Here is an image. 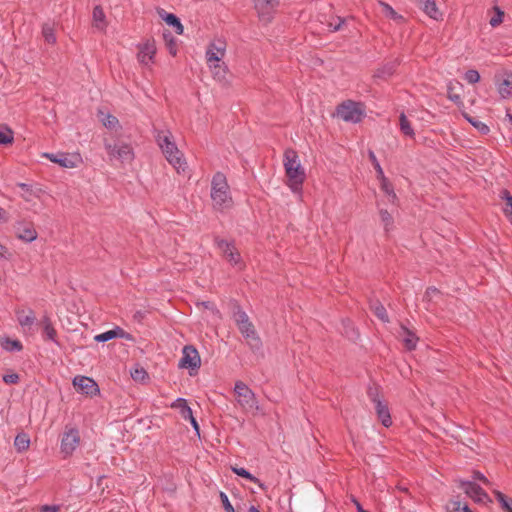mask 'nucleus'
Masks as SVG:
<instances>
[{
	"label": "nucleus",
	"instance_id": "f257e3e1",
	"mask_svg": "<svg viewBox=\"0 0 512 512\" xmlns=\"http://www.w3.org/2000/svg\"><path fill=\"white\" fill-rule=\"evenodd\" d=\"M211 199L214 209L223 211L233 205L230 187L226 176L222 172H217L211 181Z\"/></svg>",
	"mask_w": 512,
	"mask_h": 512
},
{
	"label": "nucleus",
	"instance_id": "f03ea898",
	"mask_svg": "<svg viewBox=\"0 0 512 512\" xmlns=\"http://www.w3.org/2000/svg\"><path fill=\"white\" fill-rule=\"evenodd\" d=\"M284 168L289 187L293 192H299L306 175L297 153L292 149H288L284 153Z\"/></svg>",
	"mask_w": 512,
	"mask_h": 512
},
{
	"label": "nucleus",
	"instance_id": "7ed1b4c3",
	"mask_svg": "<svg viewBox=\"0 0 512 512\" xmlns=\"http://www.w3.org/2000/svg\"><path fill=\"white\" fill-rule=\"evenodd\" d=\"M156 141L165 155L168 162L178 171H184L186 162L183 159L181 151L178 149L174 141L171 140L170 131H157Z\"/></svg>",
	"mask_w": 512,
	"mask_h": 512
},
{
	"label": "nucleus",
	"instance_id": "20e7f679",
	"mask_svg": "<svg viewBox=\"0 0 512 512\" xmlns=\"http://www.w3.org/2000/svg\"><path fill=\"white\" fill-rule=\"evenodd\" d=\"M235 394L238 404L247 412L255 413L259 410L254 392L242 381L235 383Z\"/></svg>",
	"mask_w": 512,
	"mask_h": 512
},
{
	"label": "nucleus",
	"instance_id": "39448f33",
	"mask_svg": "<svg viewBox=\"0 0 512 512\" xmlns=\"http://www.w3.org/2000/svg\"><path fill=\"white\" fill-rule=\"evenodd\" d=\"M337 115L346 122L358 123L364 116V109L361 103L348 100L338 106Z\"/></svg>",
	"mask_w": 512,
	"mask_h": 512
},
{
	"label": "nucleus",
	"instance_id": "423d86ee",
	"mask_svg": "<svg viewBox=\"0 0 512 512\" xmlns=\"http://www.w3.org/2000/svg\"><path fill=\"white\" fill-rule=\"evenodd\" d=\"M235 321L242 335L249 341V344L257 348L260 344V340L248 315L244 311L238 310L235 313Z\"/></svg>",
	"mask_w": 512,
	"mask_h": 512
},
{
	"label": "nucleus",
	"instance_id": "0eeeda50",
	"mask_svg": "<svg viewBox=\"0 0 512 512\" xmlns=\"http://www.w3.org/2000/svg\"><path fill=\"white\" fill-rule=\"evenodd\" d=\"M104 147L111 159H117L122 163L131 162L134 158V153L129 144L117 142L109 143L105 141Z\"/></svg>",
	"mask_w": 512,
	"mask_h": 512
},
{
	"label": "nucleus",
	"instance_id": "6e6552de",
	"mask_svg": "<svg viewBox=\"0 0 512 512\" xmlns=\"http://www.w3.org/2000/svg\"><path fill=\"white\" fill-rule=\"evenodd\" d=\"M179 368L189 369L190 375L192 371H196L201 366V358L197 349L192 345H186L182 349V357L178 364Z\"/></svg>",
	"mask_w": 512,
	"mask_h": 512
},
{
	"label": "nucleus",
	"instance_id": "1a4fd4ad",
	"mask_svg": "<svg viewBox=\"0 0 512 512\" xmlns=\"http://www.w3.org/2000/svg\"><path fill=\"white\" fill-rule=\"evenodd\" d=\"M368 396L375 405V411L379 421L383 426L390 427L392 425V418L389 408L387 404L379 398L377 389L369 388Z\"/></svg>",
	"mask_w": 512,
	"mask_h": 512
},
{
	"label": "nucleus",
	"instance_id": "9d476101",
	"mask_svg": "<svg viewBox=\"0 0 512 512\" xmlns=\"http://www.w3.org/2000/svg\"><path fill=\"white\" fill-rule=\"evenodd\" d=\"M80 443L79 432L75 428H70L64 432L61 439V453L65 456H70L76 450Z\"/></svg>",
	"mask_w": 512,
	"mask_h": 512
},
{
	"label": "nucleus",
	"instance_id": "9b49d317",
	"mask_svg": "<svg viewBox=\"0 0 512 512\" xmlns=\"http://www.w3.org/2000/svg\"><path fill=\"white\" fill-rule=\"evenodd\" d=\"M459 487L475 502L486 503L489 500L487 493L473 481L460 480Z\"/></svg>",
	"mask_w": 512,
	"mask_h": 512
},
{
	"label": "nucleus",
	"instance_id": "f8f14e48",
	"mask_svg": "<svg viewBox=\"0 0 512 512\" xmlns=\"http://www.w3.org/2000/svg\"><path fill=\"white\" fill-rule=\"evenodd\" d=\"M73 385L78 391L86 395L94 396L99 393V387L97 383L92 378L87 376H76L73 379Z\"/></svg>",
	"mask_w": 512,
	"mask_h": 512
},
{
	"label": "nucleus",
	"instance_id": "ddd939ff",
	"mask_svg": "<svg viewBox=\"0 0 512 512\" xmlns=\"http://www.w3.org/2000/svg\"><path fill=\"white\" fill-rule=\"evenodd\" d=\"M226 44L221 40L211 43L206 51V60L208 64L219 63L225 56Z\"/></svg>",
	"mask_w": 512,
	"mask_h": 512
},
{
	"label": "nucleus",
	"instance_id": "4468645a",
	"mask_svg": "<svg viewBox=\"0 0 512 512\" xmlns=\"http://www.w3.org/2000/svg\"><path fill=\"white\" fill-rule=\"evenodd\" d=\"M16 232L17 237L24 242H33L38 236L33 224L24 221L17 223Z\"/></svg>",
	"mask_w": 512,
	"mask_h": 512
},
{
	"label": "nucleus",
	"instance_id": "2eb2a0df",
	"mask_svg": "<svg viewBox=\"0 0 512 512\" xmlns=\"http://www.w3.org/2000/svg\"><path fill=\"white\" fill-rule=\"evenodd\" d=\"M155 54L156 47L154 42L147 41L140 46L137 58L141 64L149 66L153 62Z\"/></svg>",
	"mask_w": 512,
	"mask_h": 512
},
{
	"label": "nucleus",
	"instance_id": "dca6fc26",
	"mask_svg": "<svg viewBox=\"0 0 512 512\" xmlns=\"http://www.w3.org/2000/svg\"><path fill=\"white\" fill-rule=\"evenodd\" d=\"M16 316L18 323L24 330H30L36 320L35 314L31 309H28L27 311L24 309L17 310Z\"/></svg>",
	"mask_w": 512,
	"mask_h": 512
},
{
	"label": "nucleus",
	"instance_id": "f3484780",
	"mask_svg": "<svg viewBox=\"0 0 512 512\" xmlns=\"http://www.w3.org/2000/svg\"><path fill=\"white\" fill-rule=\"evenodd\" d=\"M421 8L423 12L434 20L442 19V12L438 9L436 5V0H420Z\"/></svg>",
	"mask_w": 512,
	"mask_h": 512
},
{
	"label": "nucleus",
	"instance_id": "a211bd4d",
	"mask_svg": "<svg viewBox=\"0 0 512 512\" xmlns=\"http://www.w3.org/2000/svg\"><path fill=\"white\" fill-rule=\"evenodd\" d=\"M158 14L162 20H164L169 26L174 27L175 32L178 35H182L184 31V27L181 24L179 18L171 13H167L164 9H159Z\"/></svg>",
	"mask_w": 512,
	"mask_h": 512
},
{
	"label": "nucleus",
	"instance_id": "6ab92c4d",
	"mask_svg": "<svg viewBox=\"0 0 512 512\" xmlns=\"http://www.w3.org/2000/svg\"><path fill=\"white\" fill-rule=\"evenodd\" d=\"M93 27L100 32H104L107 28L106 16L101 6H95L93 9Z\"/></svg>",
	"mask_w": 512,
	"mask_h": 512
},
{
	"label": "nucleus",
	"instance_id": "aec40b11",
	"mask_svg": "<svg viewBox=\"0 0 512 512\" xmlns=\"http://www.w3.org/2000/svg\"><path fill=\"white\" fill-rule=\"evenodd\" d=\"M40 325L43 328V336H44V338L47 339V340H51V341L57 343V340H56L57 333H56V330L54 329V327L52 325L51 319L48 316L45 315L41 319Z\"/></svg>",
	"mask_w": 512,
	"mask_h": 512
},
{
	"label": "nucleus",
	"instance_id": "412c9836",
	"mask_svg": "<svg viewBox=\"0 0 512 512\" xmlns=\"http://www.w3.org/2000/svg\"><path fill=\"white\" fill-rule=\"evenodd\" d=\"M117 337L127 338L126 333L120 327L98 334L94 339L97 342H106Z\"/></svg>",
	"mask_w": 512,
	"mask_h": 512
},
{
	"label": "nucleus",
	"instance_id": "4be33fe9",
	"mask_svg": "<svg viewBox=\"0 0 512 512\" xmlns=\"http://www.w3.org/2000/svg\"><path fill=\"white\" fill-rule=\"evenodd\" d=\"M172 408L178 409L183 419H188L191 417L192 410L188 406L187 401L184 398H177L172 404Z\"/></svg>",
	"mask_w": 512,
	"mask_h": 512
},
{
	"label": "nucleus",
	"instance_id": "5701e85b",
	"mask_svg": "<svg viewBox=\"0 0 512 512\" xmlns=\"http://www.w3.org/2000/svg\"><path fill=\"white\" fill-rule=\"evenodd\" d=\"M379 5L382 8V13L387 18H390V19L394 20L397 23H401L404 20L403 16L398 14L388 3L380 1Z\"/></svg>",
	"mask_w": 512,
	"mask_h": 512
},
{
	"label": "nucleus",
	"instance_id": "b1692460",
	"mask_svg": "<svg viewBox=\"0 0 512 512\" xmlns=\"http://www.w3.org/2000/svg\"><path fill=\"white\" fill-rule=\"evenodd\" d=\"M0 344L8 352L21 351L23 348L22 343L16 339L4 338L0 341Z\"/></svg>",
	"mask_w": 512,
	"mask_h": 512
},
{
	"label": "nucleus",
	"instance_id": "393cba45",
	"mask_svg": "<svg viewBox=\"0 0 512 512\" xmlns=\"http://www.w3.org/2000/svg\"><path fill=\"white\" fill-rule=\"evenodd\" d=\"M208 66L211 69L215 79L222 81L225 78L226 66L224 65V63L222 61L217 64L216 63L208 64Z\"/></svg>",
	"mask_w": 512,
	"mask_h": 512
},
{
	"label": "nucleus",
	"instance_id": "a878e982",
	"mask_svg": "<svg viewBox=\"0 0 512 512\" xmlns=\"http://www.w3.org/2000/svg\"><path fill=\"white\" fill-rule=\"evenodd\" d=\"M215 243L226 259L228 258L229 254L235 249L233 243L227 242L226 240L220 239L218 237L215 238Z\"/></svg>",
	"mask_w": 512,
	"mask_h": 512
},
{
	"label": "nucleus",
	"instance_id": "bb28decb",
	"mask_svg": "<svg viewBox=\"0 0 512 512\" xmlns=\"http://www.w3.org/2000/svg\"><path fill=\"white\" fill-rule=\"evenodd\" d=\"M371 310L373 311V313L383 322H389V318H388V315H387V312H386V309L385 307L378 301H375V302H372L371 305Z\"/></svg>",
	"mask_w": 512,
	"mask_h": 512
},
{
	"label": "nucleus",
	"instance_id": "cd10ccee",
	"mask_svg": "<svg viewBox=\"0 0 512 512\" xmlns=\"http://www.w3.org/2000/svg\"><path fill=\"white\" fill-rule=\"evenodd\" d=\"M399 121H400V130H401V132L405 136H408V137H411V138L414 137V135H415L414 130L411 127V124L408 121V119H407V117H406V115L404 113L400 114Z\"/></svg>",
	"mask_w": 512,
	"mask_h": 512
},
{
	"label": "nucleus",
	"instance_id": "c85d7f7f",
	"mask_svg": "<svg viewBox=\"0 0 512 512\" xmlns=\"http://www.w3.org/2000/svg\"><path fill=\"white\" fill-rule=\"evenodd\" d=\"M42 35L45 39V41L49 44H55L56 43V36L54 32V26L50 23H45L42 26Z\"/></svg>",
	"mask_w": 512,
	"mask_h": 512
},
{
	"label": "nucleus",
	"instance_id": "c756f323",
	"mask_svg": "<svg viewBox=\"0 0 512 512\" xmlns=\"http://www.w3.org/2000/svg\"><path fill=\"white\" fill-rule=\"evenodd\" d=\"M14 140L13 131L7 126H0V145L11 144Z\"/></svg>",
	"mask_w": 512,
	"mask_h": 512
},
{
	"label": "nucleus",
	"instance_id": "7c9ffc66",
	"mask_svg": "<svg viewBox=\"0 0 512 512\" xmlns=\"http://www.w3.org/2000/svg\"><path fill=\"white\" fill-rule=\"evenodd\" d=\"M499 93L503 97H507L512 94V73L507 75V77L499 85Z\"/></svg>",
	"mask_w": 512,
	"mask_h": 512
},
{
	"label": "nucleus",
	"instance_id": "2f4dec72",
	"mask_svg": "<svg viewBox=\"0 0 512 512\" xmlns=\"http://www.w3.org/2000/svg\"><path fill=\"white\" fill-rule=\"evenodd\" d=\"M14 445L19 452L25 451L29 448L30 440L25 434L16 436Z\"/></svg>",
	"mask_w": 512,
	"mask_h": 512
},
{
	"label": "nucleus",
	"instance_id": "473e14b6",
	"mask_svg": "<svg viewBox=\"0 0 512 512\" xmlns=\"http://www.w3.org/2000/svg\"><path fill=\"white\" fill-rule=\"evenodd\" d=\"M163 38L165 40L166 46L169 50V53L171 55L175 56L177 53L175 38L171 35V33L169 31H166L163 33Z\"/></svg>",
	"mask_w": 512,
	"mask_h": 512
},
{
	"label": "nucleus",
	"instance_id": "72a5a7b5",
	"mask_svg": "<svg viewBox=\"0 0 512 512\" xmlns=\"http://www.w3.org/2000/svg\"><path fill=\"white\" fill-rule=\"evenodd\" d=\"M17 186L23 190V193H21L20 196L26 202H30L33 196H37V194L33 191L31 185L26 183H17Z\"/></svg>",
	"mask_w": 512,
	"mask_h": 512
},
{
	"label": "nucleus",
	"instance_id": "f704fd0d",
	"mask_svg": "<svg viewBox=\"0 0 512 512\" xmlns=\"http://www.w3.org/2000/svg\"><path fill=\"white\" fill-rule=\"evenodd\" d=\"M233 472L238 475V476H241V477H244L254 483H257L261 488H264V485L259 481L258 478H256L255 476H253L250 472H248L246 469L244 468H233Z\"/></svg>",
	"mask_w": 512,
	"mask_h": 512
},
{
	"label": "nucleus",
	"instance_id": "c9c22d12",
	"mask_svg": "<svg viewBox=\"0 0 512 512\" xmlns=\"http://www.w3.org/2000/svg\"><path fill=\"white\" fill-rule=\"evenodd\" d=\"M380 217L386 232H389L393 228V217L387 210H380Z\"/></svg>",
	"mask_w": 512,
	"mask_h": 512
},
{
	"label": "nucleus",
	"instance_id": "e433bc0d",
	"mask_svg": "<svg viewBox=\"0 0 512 512\" xmlns=\"http://www.w3.org/2000/svg\"><path fill=\"white\" fill-rule=\"evenodd\" d=\"M130 374L134 381L140 383L144 382L148 378L146 370L142 367H135L131 370Z\"/></svg>",
	"mask_w": 512,
	"mask_h": 512
},
{
	"label": "nucleus",
	"instance_id": "4c0bfd02",
	"mask_svg": "<svg viewBox=\"0 0 512 512\" xmlns=\"http://www.w3.org/2000/svg\"><path fill=\"white\" fill-rule=\"evenodd\" d=\"M464 117L466 118V120L469 123H471V125H473L475 128H477L481 133L487 134L489 132V127L485 123H483L475 118H472L467 114H465Z\"/></svg>",
	"mask_w": 512,
	"mask_h": 512
},
{
	"label": "nucleus",
	"instance_id": "58836bf2",
	"mask_svg": "<svg viewBox=\"0 0 512 512\" xmlns=\"http://www.w3.org/2000/svg\"><path fill=\"white\" fill-rule=\"evenodd\" d=\"M496 498L507 512H512V500L508 499L503 493L496 491Z\"/></svg>",
	"mask_w": 512,
	"mask_h": 512
},
{
	"label": "nucleus",
	"instance_id": "ea45409f",
	"mask_svg": "<svg viewBox=\"0 0 512 512\" xmlns=\"http://www.w3.org/2000/svg\"><path fill=\"white\" fill-rule=\"evenodd\" d=\"M394 69V64H387L376 72L375 77L386 79L394 73Z\"/></svg>",
	"mask_w": 512,
	"mask_h": 512
},
{
	"label": "nucleus",
	"instance_id": "a19ab883",
	"mask_svg": "<svg viewBox=\"0 0 512 512\" xmlns=\"http://www.w3.org/2000/svg\"><path fill=\"white\" fill-rule=\"evenodd\" d=\"M54 163H58L60 166L65 168H74L76 167V162L69 158L66 155H60L58 159H53Z\"/></svg>",
	"mask_w": 512,
	"mask_h": 512
},
{
	"label": "nucleus",
	"instance_id": "79ce46f5",
	"mask_svg": "<svg viewBox=\"0 0 512 512\" xmlns=\"http://www.w3.org/2000/svg\"><path fill=\"white\" fill-rule=\"evenodd\" d=\"M380 179L382 181V190L387 194L389 200L393 202L396 199V194L394 193L392 185L388 182V180L385 177Z\"/></svg>",
	"mask_w": 512,
	"mask_h": 512
},
{
	"label": "nucleus",
	"instance_id": "37998d69",
	"mask_svg": "<svg viewBox=\"0 0 512 512\" xmlns=\"http://www.w3.org/2000/svg\"><path fill=\"white\" fill-rule=\"evenodd\" d=\"M103 117L101 118V121L105 127L108 129H114L118 125V119L110 114H102Z\"/></svg>",
	"mask_w": 512,
	"mask_h": 512
},
{
	"label": "nucleus",
	"instance_id": "c03bdc74",
	"mask_svg": "<svg viewBox=\"0 0 512 512\" xmlns=\"http://www.w3.org/2000/svg\"><path fill=\"white\" fill-rule=\"evenodd\" d=\"M230 264L237 266L238 268L242 267L241 257L238 250L235 248L226 259Z\"/></svg>",
	"mask_w": 512,
	"mask_h": 512
},
{
	"label": "nucleus",
	"instance_id": "a18cd8bd",
	"mask_svg": "<svg viewBox=\"0 0 512 512\" xmlns=\"http://www.w3.org/2000/svg\"><path fill=\"white\" fill-rule=\"evenodd\" d=\"M465 79L467 80V82H469L471 84H475V83L479 82L480 74L478 71L471 69L465 73Z\"/></svg>",
	"mask_w": 512,
	"mask_h": 512
},
{
	"label": "nucleus",
	"instance_id": "49530a36",
	"mask_svg": "<svg viewBox=\"0 0 512 512\" xmlns=\"http://www.w3.org/2000/svg\"><path fill=\"white\" fill-rule=\"evenodd\" d=\"M495 11L496 14L490 19L489 22L492 27H496L501 24L504 17V13L498 7L495 8Z\"/></svg>",
	"mask_w": 512,
	"mask_h": 512
},
{
	"label": "nucleus",
	"instance_id": "de8ad7c7",
	"mask_svg": "<svg viewBox=\"0 0 512 512\" xmlns=\"http://www.w3.org/2000/svg\"><path fill=\"white\" fill-rule=\"evenodd\" d=\"M369 157H370V159H371V161L373 163V166H374L375 170L377 171L378 178H384V172H383V170H382V168H381V166H380V164H379L375 154L372 151H370Z\"/></svg>",
	"mask_w": 512,
	"mask_h": 512
},
{
	"label": "nucleus",
	"instance_id": "09e8293b",
	"mask_svg": "<svg viewBox=\"0 0 512 512\" xmlns=\"http://www.w3.org/2000/svg\"><path fill=\"white\" fill-rule=\"evenodd\" d=\"M404 342H405V346L409 350H412L416 347L417 338L411 332H407V337L404 339Z\"/></svg>",
	"mask_w": 512,
	"mask_h": 512
},
{
	"label": "nucleus",
	"instance_id": "8fccbe9b",
	"mask_svg": "<svg viewBox=\"0 0 512 512\" xmlns=\"http://www.w3.org/2000/svg\"><path fill=\"white\" fill-rule=\"evenodd\" d=\"M502 198L506 200L507 209L505 210V213L507 215L512 216V196L509 194L508 191L504 190L502 192Z\"/></svg>",
	"mask_w": 512,
	"mask_h": 512
},
{
	"label": "nucleus",
	"instance_id": "3c124183",
	"mask_svg": "<svg viewBox=\"0 0 512 512\" xmlns=\"http://www.w3.org/2000/svg\"><path fill=\"white\" fill-rule=\"evenodd\" d=\"M220 499L226 512H235L228 499V496L224 492H220Z\"/></svg>",
	"mask_w": 512,
	"mask_h": 512
},
{
	"label": "nucleus",
	"instance_id": "603ef678",
	"mask_svg": "<svg viewBox=\"0 0 512 512\" xmlns=\"http://www.w3.org/2000/svg\"><path fill=\"white\" fill-rule=\"evenodd\" d=\"M3 381L6 384H16L19 381V375L16 373L6 374L3 376Z\"/></svg>",
	"mask_w": 512,
	"mask_h": 512
},
{
	"label": "nucleus",
	"instance_id": "864d4df0",
	"mask_svg": "<svg viewBox=\"0 0 512 512\" xmlns=\"http://www.w3.org/2000/svg\"><path fill=\"white\" fill-rule=\"evenodd\" d=\"M462 505L459 501H452L447 505L449 512H462Z\"/></svg>",
	"mask_w": 512,
	"mask_h": 512
},
{
	"label": "nucleus",
	"instance_id": "5fc2aeb1",
	"mask_svg": "<svg viewBox=\"0 0 512 512\" xmlns=\"http://www.w3.org/2000/svg\"><path fill=\"white\" fill-rule=\"evenodd\" d=\"M60 507L58 505H43L40 508V512H59Z\"/></svg>",
	"mask_w": 512,
	"mask_h": 512
},
{
	"label": "nucleus",
	"instance_id": "6e6d98bb",
	"mask_svg": "<svg viewBox=\"0 0 512 512\" xmlns=\"http://www.w3.org/2000/svg\"><path fill=\"white\" fill-rule=\"evenodd\" d=\"M472 477H473V479H474V480H480V481H482V482H483V483H485V484H488V483H489V481L487 480V478H486V477H485L481 472L475 471V472L473 473V476H472Z\"/></svg>",
	"mask_w": 512,
	"mask_h": 512
},
{
	"label": "nucleus",
	"instance_id": "4d7b16f0",
	"mask_svg": "<svg viewBox=\"0 0 512 512\" xmlns=\"http://www.w3.org/2000/svg\"><path fill=\"white\" fill-rule=\"evenodd\" d=\"M278 3V0H257V6H274Z\"/></svg>",
	"mask_w": 512,
	"mask_h": 512
},
{
	"label": "nucleus",
	"instance_id": "13d9d810",
	"mask_svg": "<svg viewBox=\"0 0 512 512\" xmlns=\"http://www.w3.org/2000/svg\"><path fill=\"white\" fill-rule=\"evenodd\" d=\"M337 23L336 24H333V23H330L329 26L332 28V31H338L340 30L342 24L344 23V20L341 19L340 17L337 18Z\"/></svg>",
	"mask_w": 512,
	"mask_h": 512
},
{
	"label": "nucleus",
	"instance_id": "bf43d9fd",
	"mask_svg": "<svg viewBox=\"0 0 512 512\" xmlns=\"http://www.w3.org/2000/svg\"><path fill=\"white\" fill-rule=\"evenodd\" d=\"M452 87H451V83L448 85V90H449V99L452 100L453 102H459L460 101V96L457 95V94H452L450 93Z\"/></svg>",
	"mask_w": 512,
	"mask_h": 512
},
{
	"label": "nucleus",
	"instance_id": "052dcab7",
	"mask_svg": "<svg viewBox=\"0 0 512 512\" xmlns=\"http://www.w3.org/2000/svg\"><path fill=\"white\" fill-rule=\"evenodd\" d=\"M187 420L190 421V423L193 426V428L195 429V431L197 433H199V425H198L196 419L194 418L193 414L191 415V417H188Z\"/></svg>",
	"mask_w": 512,
	"mask_h": 512
},
{
	"label": "nucleus",
	"instance_id": "680f3d73",
	"mask_svg": "<svg viewBox=\"0 0 512 512\" xmlns=\"http://www.w3.org/2000/svg\"><path fill=\"white\" fill-rule=\"evenodd\" d=\"M8 217L6 216V212L3 208L0 207V223L7 222Z\"/></svg>",
	"mask_w": 512,
	"mask_h": 512
},
{
	"label": "nucleus",
	"instance_id": "e2e57ef3",
	"mask_svg": "<svg viewBox=\"0 0 512 512\" xmlns=\"http://www.w3.org/2000/svg\"><path fill=\"white\" fill-rule=\"evenodd\" d=\"M6 252H7V249L0 244V258H5Z\"/></svg>",
	"mask_w": 512,
	"mask_h": 512
},
{
	"label": "nucleus",
	"instance_id": "0e129e2a",
	"mask_svg": "<svg viewBox=\"0 0 512 512\" xmlns=\"http://www.w3.org/2000/svg\"><path fill=\"white\" fill-rule=\"evenodd\" d=\"M358 512H366L358 501H354Z\"/></svg>",
	"mask_w": 512,
	"mask_h": 512
},
{
	"label": "nucleus",
	"instance_id": "69168bd1",
	"mask_svg": "<svg viewBox=\"0 0 512 512\" xmlns=\"http://www.w3.org/2000/svg\"><path fill=\"white\" fill-rule=\"evenodd\" d=\"M45 156L53 162V159H58L60 155L55 154H45Z\"/></svg>",
	"mask_w": 512,
	"mask_h": 512
},
{
	"label": "nucleus",
	"instance_id": "338daca9",
	"mask_svg": "<svg viewBox=\"0 0 512 512\" xmlns=\"http://www.w3.org/2000/svg\"><path fill=\"white\" fill-rule=\"evenodd\" d=\"M248 511H249V512H260V511L258 510V508H257V507H255V506H250V508H249V510H248Z\"/></svg>",
	"mask_w": 512,
	"mask_h": 512
},
{
	"label": "nucleus",
	"instance_id": "774afa93",
	"mask_svg": "<svg viewBox=\"0 0 512 512\" xmlns=\"http://www.w3.org/2000/svg\"><path fill=\"white\" fill-rule=\"evenodd\" d=\"M462 512H472L467 505H463Z\"/></svg>",
	"mask_w": 512,
	"mask_h": 512
}]
</instances>
